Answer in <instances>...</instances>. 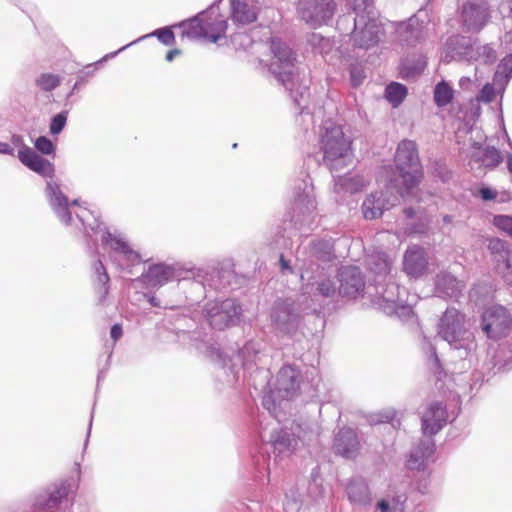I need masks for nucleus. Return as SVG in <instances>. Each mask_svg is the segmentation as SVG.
<instances>
[{"label":"nucleus","instance_id":"nucleus-34","mask_svg":"<svg viewBox=\"0 0 512 512\" xmlns=\"http://www.w3.org/2000/svg\"><path fill=\"white\" fill-rule=\"evenodd\" d=\"M464 288V284L448 272H441L436 276L435 292L441 298H457Z\"/></svg>","mask_w":512,"mask_h":512},{"label":"nucleus","instance_id":"nucleus-27","mask_svg":"<svg viewBox=\"0 0 512 512\" xmlns=\"http://www.w3.org/2000/svg\"><path fill=\"white\" fill-rule=\"evenodd\" d=\"M203 27L205 30V39L212 43H216L225 36L228 24L227 19L219 12V5L213 3L208 9L202 11Z\"/></svg>","mask_w":512,"mask_h":512},{"label":"nucleus","instance_id":"nucleus-2","mask_svg":"<svg viewBox=\"0 0 512 512\" xmlns=\"http://www.w3.org/2000/svg\"><path fill=\"white\" fill-rule=\"evenodd\" d=\"M177 284L188 300L198 302L205 298L210 290L235 289L238 275L230 260L204 266L184 264Z\"/></svg>","mask_w":512,"mask_h":512},{"label":"nucleus","instance_id":"nucleus-6","mask_svg":"<svg viewBox=\"0 0 512 512\" xmlns=\"http://www.w3.org/2000/svg\"><path fill=\"white\" fill-rule=\"evenodd\" d=\"M438 336L446 341L450 348L458 353L464 361L471 362L476 351V341L473 331L467 326L466 316L455 308H447L437 325Z\"/></svg>","mask_w":512,"mask_h":512},{"label":"nucleus","instance_id":"nucleus-3","mask_svg":"<svg viewBox=\"0 0 512 512\" xmlns=\"http://www.w3.org/2000/svg\"><path fill=\"white\" fill-rule=\"evenodd\" d=\"M354 17L343 15L337 20V29L345 32L353 23L350 41L355 48L368 50L375 47L384 36V27L378 19L373 0H349Z\"/></svg>","mask_w":512,"mask_h":512},{"label":"nucleus","instance_id":"nucleus-50","mask_svg":"<svg viewBox=\"0 0 512 512\" xmlns=\"http://www.w3.org/2000/svg\"><path fill=\"white\" fill-rule=\"evenodd\" d=\"M495 365H499L505 369L512 368V343L506 341L499 344L495 355Z\"/></svg>","mask_w":512,"mask_h":512},{"label":"nucleus","instance_id":"nucleus-1","mask_svg":"<svg viewBox=\"0 0 512 512\" xmlns=\"http://www.w3.org/2000/svg\"><path fill=\"white\" fill-rule=\"evenodd\" d=\"M78 221L83 227L84 237L87 243V251L91 257L99 256L98 235L108 255L118 269L128 274L133 273V268L142 261L139 252L133 249L126 237L115 231L110 232L107 227L89 209H81L76 213Z\"/></svg>","mask_w":512,"mask_h":512},{"label":"nucleus","instance_id":"nucleus-57","mask_svg":"<svg viewBox=\"0 0 512 512\" xmlns=\"http://www.w3.org/2000/svg\"><path fill=\"white\" fill-rule=\"evenodd\" d=\"M493 225L503 233L512 237V216L495 215L493 218Z\"/></svg>","mask_w":512,"mask_h":512},{"label":"nucleus","instance_id":"nucleus-24","mask_svg":"<svg viewBox=\"0 0 512 512\" xmlns=\"http://www.w3.org/2000/svg\"><path fill=\"white\" fill-rule=\"evenodd\" d=\"M302 374L295 365H284L278 372L275 392L282 400H290L296 397L301 390Z\"/></svg>","mask_w":512,"mask_h":512},{"label":"nucleus","instance_id":"nucleus-8","mask_svg":"<svg viewBox=\"0 0 512 512\" xmlns=\"http://www.w3.org/2000/svg\"><path fill=\"white\" fill-rule=\"evenodd\" d=\"M396 176L389 182L398 187V194L404 197L409 190L416 187L422 177V167L418 155L417 145L412 140H402L394 156Z\"/></svg>","mask_w":512,"mask_h":512},{"label":"nucleus","instance_id":"nucleus-35","mask_svg":"<svg viewBox=\"0 0 512 512\" xmlns=\"http://www.w3.org/2000/svg\"><path fill=\"white\" fill-rule=\"evenodd\" d=\"M473 148L475 149L470 158L471 161L477 163L486 168H495L503 160L501 152L494 146L482 147L479 143H474Z\"/></svg>","mask_w":512,"mask_h":512},{"label":"nucleus","instance_id":"nucleus-46","mask_svg":"<svg viewBox=\"0 0 512 512\" xmlns=\"http://www.w3.org/2000/svg\"><path fill=\"white\" fill-rule=\"evenodd\" d=\"M454 89L444 80L434 87L433 99L438 107H445L452 102Z\"/></svg>","mask_w":512,"mask_h":512},{"label":"nucleus","instance_id":"nucleus-42","mask_svg":"<svg viewBox=\"0 0 512 512\" xmlns=\"http://www.w3.org/2000/svg\"><path fill=\"white\" fill-rule=\"evenodd\" d=\"M488 250L492 256V260L500 267H504L512 261V248L510 244L500 238H492L488 242Z\"/></svg>","mask_w":512,"mask_h":512},{"label":"nucleus","instance_id":"nucleus-9","mask_svg":"<svg viewBox=\"0 0 512 512\" xmlns=\"http://www.w3.org/2000/svg\"><path fill=\"white\" fill-rule=\"evenodd\" d=\"M375 293L369 292L371 304L383 311L386 315H396L404 319L412 315V306L407 303V292L404 287H400L392 277L386 280L378 281L375 279Z\"/></svg>","mask_w":512,"mask_h":512},{"label":"nucleus","instance_id":"nucleus-15","mask_svg":"<svg viewBox=\"0 0 512 512\" xmlns=\"http://www.w3.org/2000/svg\"><path fill=\"white\" fill-rule=\"evenodd\" d=\"M300 320L299 309L291 299H277L270 309L271 325L279 335L295 333L299 327Z\"/></svg>","mask_w":512,"mask_h":512},{"label":"nucleus","instance_id":"nucleus-59","mask_svg":"<svg viewBox=\"0 0 512 512\" xmlns=\"http://www.w3.org/2000/svg\"><path fill=\"white\" fill-rule=\"evenodd\" d=\"M350 81L353 87L360 86L364 79L366 78V74L364 68L359 64H353L350 66Z\"/></svg>","mask_w":512,"mask_h":512},{"label":"nucleus","instance_id":"nucleus-25","mask_svg":"<svg viewBox=\"0 0 512 512\" xmlns=\"http://www.w3.org/2000/svg\"><path fill=\"white\" fill-rule=\"evenodd\" d=\"M448 422L446 405L440 401L429 403L421 416V429L425 436L432 437L441 431Z\"/></svg>","mask_w":512,"mask_h":512},{"label":"nucleus","instance_id":"nucleus-7","mask_svg":"<svg viewBox=\"0 0 512 512\" xmlns=\"http://www.w3.org/2000/svg\"><path fill=\"white\" fill-rule=\"evenodd\" d=\"M320 150L323 154L322 165L331 173H336L352 164V140L341 125L325 121L320 131Z\"/></svg>","mask_w":512,"mask_h":512},{"label":"nucleus","instance_id":"nucleus-37","mask_svg":"<svg viewBox=\"0 0 512 512\" xmlns=\"http://www.w3.org/2000/svg\"><path fill=\"white\" fill-rule=\"evenodd\" d=\"M391 260L385 252L374 251L367 256V268L375 275L376 278L386 280L390 275Z\"/></svg>","mask_w":512,"mask_h":512},{"label":"nucleus","instance_id":"nucleus-10","mask_svg":"<svg viewBox=\"0 0 512 512\" xmlns=\"http://www.w3.org/2000/svg\"><path fill=\"white\" fill-rule=\"evenodd\" d=\"M72 488L73 483L69 479L53 482L32 492L15 512H47L61 505Z\"/></svg>","mask_w":512,"mask_h":512},{"label":"nucleus","instance_id":"nucleus-33","mask_svg":"<svg viewBox=\"0 0 512 512\" xmlns=\"http://www.w3.org/2000/svg\"><path fill=\"white\" fill-rule=\"evenodd\" d=\"M271 372L265 365L254 366L250 371H241L240 379L255 390L266 392L270 386Z\"/></svg>","mask_w":512,"mask_h":512},{"label":"nucleus","instance_id":"nucleus-61","mask_svg":"<svg viewBox=\"0 0 512 512\" xmlns=\"http://www.w3.org/2000/svg\"><path fill=\"white\" fill-rule=\"evenodd\" d=\"M478 196L484 201H491L497 197V192L487 186H482L478 190Z\"/></svg>","mask_w":512,"mask_h":512},{"label":"nucleus","instance_id":"nucleus-38","mask_svg":"<svg viewBox=\"0 0 512 512\" xmlns=\"http://www.w3.org/2000/svg\"><path fill=\"white\" fill-rule=\"evenodd\" d=\"M346 492L350 502L357 505L371 503V493L368 483L363 478H353L349 481Z\"/></svg>","mask_w":512,"mask_h":512},{"label":"nucleus","instance_id":"nucleus-49","mask_svg":"<svg viewBox=\"0 0 512 512\" xmlns=\"http://www.w3.org/2000/svg\"><path fill=\"white\" fill-rule=\"evenodd\" d=\"M107 59L108 58H105V56H104L101 60H99L93 64H89L83 70H81L78 73L77 80H76L71 92L68 94L67 97L69 98L74 93L75 90L84 86L89 81V79L94 76L95 71L98 69V67Z\"/></svg>","mask_w":512,"mask_h":512},{"label":"nucleus","instance_id":"nucleus-63","mask_svg":"<svg viewBox=\"0 0 512 512\" xmlns=\"http://www.w3.org/2000/svg\"><path fill=\"white\" fill-rule=\"evenodd\" d=\"M123 335V329L120 324H114L110 330V336L114 342L118 341Z\"/></svg>","mask_w":512,"mask_h":512},{"label":"nucleus","instance_id":"nucleus-13","mask_svg":"<svg viewBox=\"0 0 512 512\" xmlns=\"http://www.w3.org/2000/svg\"><path fill=\"white\" fill-rule=\"evenodd\" d=\"M259 433L261 440L271 446L276 461L291 457L301 444L300 437L286 427H274L270 431L261 427Z\"/></svg>","mask_w":512,"mask_h":512},{"label":"nucleus","instance_id":"nucleus-23","mask_svg":"<svg viewBox=\"0 0 512 512\" xmlns=\"http://www.w3.org/2000/svg\"><path fill=\"white\" fill-rule=\"evenodd\" d=\"M338 294L349 300L363 298L366 292L365 276L356 266H344L338 271Z\"/></svg>","mask_w":512,"mask_h":512},{"label":"nucleus","instance_id":"nucleus-16","mask_svg":"<svg viewBox=\"0 0 512 512\" xmlns=\"http://www.w3.org/2000/svg\"><path fill=\"white\" fill-rule=\"evenodd\" d=\"M303 290L305 293L324 298H333L338 293L336 282L332 279L329 269L316 265L305 267L301 271Z\"/></svg>","mask_w":512,"mask_h":512},{"label":"nucleus","instance_id":"nucleus-53","mask_svg":"<svg viewBox=\"0 0 512 512\" xmlns=\"http://www.w3.org/2000/svg\"><path fill=\"white\" fill-rule=\"evenodd\" d=\"M405 500L403 496L393 497L391 501L382 499L377 503V509L380 512H403Z\"/></svg>","mask_w":512,"mask_h":512},{"label":"nucleus","instance_id":"nucleus-60","mask_svg":"<svg viewBox=\"0 0 512 512\" xmlns=\"http://www.w3.org/2000/svg\"><path fill=\"white\" fill-rule=\"evenodd\" d=\"M496 89L498 92H501L502 90H499L496 85H494V82L492 84H486L482 90H481V99L485 102H491L495 98Z\"/></svg>","mask_w":512,"mask_h":512},{"label":"nucleus","instance_id":"nucleus-43","mask_svg":"<svg viewBox=\"0 0 512 512\" xmlns=\"http://www.w3.org/2000/svg\"><path fill=\"white\" fill-rule=\"evenodd\" d=\"M205 15L206 14H202V12H200L192 18L182 21L179 24V27L182 28V36L191 40L205 39V30L202 20Z\"/></svg>","mask_w":512,"mask_h":512},{"label":"nucleus","instance_id":"nucleus-29","mask_svg":"<svg viewBox=\"0 0 512 512\" xmlns=\"http://www.w3.org/2000/svg\"><path fill=\"white\" fill-rule=\"evenodd\" d=\"M333 448L336 454L353 459L360 450V441L356 432L349 427L341 428L335 435Z\"/></svg>","mask_w":512,"mask_h":512},{"label":"nucleus","instance_id":"nucleus-26","mask_svg":"<svg viewBox=\"0 0 512 512\" xmlns=\"http://www.w3.org/2000/svg\"><path fill=\"white\" fill-rule=\"evenodd\" d=\"M474 46L472 39L463 35H452L445 43L442 60L449 63L453 60L471 62Z\"/></svg>","mask_w":512,"mask_h":512},{"label":"nucleus","instance_id":"nucleus-14","mask_svg":"<svg viewBox=\"0 0 512 512\" xmlns=\"http://www.w3.org/2000/svg\"><path fill=\"white\" fill-rule=\"evenodd\" d=\"M45 197L52 211L55 213L57 218L66 226L74 225L77 228L83 229L81 223L77 218L72 217V208L78 205V200L69 201L68 197L64 194L60 184L54 179L46 181ZM82 208L78 209V212ZM75 214L77 211L74 212ZM75 217H77L75 215Z\"/></svg>","mask_w":512,"mask_h":512},{"label":"nucleus","instance_id":"nucleus-41","mask_svg":"<svg viewBox=\"0 0 512 512\" xmlns=\"http://www.w3.org/2000/svg\"><path fill=\"white\" fill-rule=\"evenodd\" d=\"M309 252L314 259L327 263L335 259L334 242L331 237L312 240Z\"/></svg>","mask_w":512,"mask_h":512},{"label":"nucleus","instance_id":"nucleus-48","mask_svg":"<svg viewBox=\"0 0 512 512\" xmlns=\"http://www.w3.org/2000/svg\"><path fill=\"white\" fill-rule=\"evenodd\" d=\"M497 52L496 49L492 46V44H485L478 47H474L473 57L471 58V62H482L484 64H493L497 60Z\"/></svg>","mask_w":512,"mask_h":512},{"label":"nucleus","instance_id":"nucleus-44","mask_svg":"<svg viewBox=\"0 0 512 512\" xmlns=\"http://www.w3.org/2000/svg\"><path fill=\"white\" fill-rule=\"evenodd\" d=\"M150 36H156L158 38V40L164 44V45H167V46H170L174 43L175 41V36H174V33L173 31L169 28V27H163V28H160V29H157L155 30L154 32L150 33V34H147V35H144V36H141L139 37L138 39L124 45L123 47H121L119 50L115 51V52H111V53H108L105 55V58H113L115 57L117 54H119L120 52L124 51L125 49H127L128 47L140 42L141 40L147 38V37H150Z\"/></svg>","mask_w":512,"mask_h":512},{"label":"nucleus","instance_id":"nucleus-52","mask_svg":"<svg viewBox=\"0 0 512 512\" xmlns=\"http://www.w3.org/2000/svg\"><path fill=\"white\" fill-rule=\"evenodd\" d=\"M35 83L42 91L50 92L60 85L61 78L56 74L42 73L36 78Z\"/></svg>","mask_w":512,"mask_h":512},{"label":"nucleus","instance_id":"nucleus-22","mask_svg":"<svg viewBox=\"0 0 512 512\" xmlns=\"http://www.w3.org/2000/svg\"><path fill=\"white\" fill-rule=\"evenodd\" d=\"M335 9L333 0H299L297 5L298 15L313 27L328 23Z\"/></svg>","mask_w":512,"mask_h":512},{"label":"nucleus","instance_id":"nucleus-47","mask_svg":"<svg viewBox=\"0 0 512 512\" xmlns=\"http://www.w3.org/2000/svg\"><path fill=\"white\" fill-rule=\"evenodd\" d=\"M407 95V87L398 82H392L385 89V98L393 107H398Z\"/></svg>","mask_w":512,"mask_h":512},{"label":"nucleus","instance_id":"nucleus-18","mask_svg":"<svg viewBox=\"0 0 512 512\" xmlns=\"http://www.w3.org/2000/svg\"><path fill=\"white\" fill-rule=\"evenodd\" d=\"M481 326L490 339L506 337L512 329V312L502 305H493L483 312Z\"/></svg>","mask_w":512,"mask_h":512},{"label":"nucleus","instance_id":"nucleus-17","mask_svg":"<svg viewBox=\"0 0 512 512\" xmlns=\"http://www.w3.org/2000/svg\"><path fill=\"white\" fill-rule=\"evenodd\" d=\"M402 197L398 194V187L388 182L385 190L372 192L364 199L361 209L366 220H374L383 215Z\"/></svg>","mask_w":512,"mask_h":512},{"label":"nucleus","instance_id":"nucleus-56","mask_svg":"<svg viewBox=\"0 0 512 512\" xmlns=\"http://www.w3.org/2000/svg\"><path fill=\"white\" fill-rule=\"evenodd\" d=\"M426 60L424 57H420L414 65H411L409 60L402 62V69L406 76H416L422 73L425 69Z\"/></svg>","mask_w":512,"mask_h":512},{"label":"nucleus","instance_id":"nucleus-30","mask_svg":"<svg viewBox=\"0 0 512 512\" xmlns=\"http://www.w3.org/2000/svg\"><path fill=\"white\" fill-rule=\"evenodd\" d=\"M435 452V442L432 438L420 440L409 453L406 460V467L409 470H423L427 463L432 460Z\"/></svg>","mask_w":512,"mask_h":512},{"label":"nucleus","instance_id":"nucleus-5","mask_svg":"<svg viewBox=\"0 0 512 512\" xmlns=\"http://www.w3.org/2000/svg\"><path fill=\"white\" fill-rule=\"evenodd\" d=\"M206 353L211 360L221 365L220 373L225 376V382L230 386L240 382L241 371H250L254 366L266 365L267 362L265 345L256 340L247 341L238 349L236 359L240 365L232 358H227L217 344L208 345Z\"/></svg>","mask_w":512,"mask_h":512},{"label":"nucleus","instance_id":"nucleus-28","mask_svg":"<svg viewBox=\"0 0 512 512\" xmlns=\"http://www.w3.org/2000/svg\"><path fill=\"white\" fill-rule=\"evenodd\" d=\"M18 158L23 165L33 172L43 177L53 179L55 172L53 163L40 156L29 146L23 145V147L18 151Z\"/></svg>","mask_w":512,"mask_h":512},{"label":"nucleus","instance_id":"nucleus-58","mask_svg":"<svg viewBox=\"0 0 512 512\" xmlns=\"http://www.w3.org/2000/svg\"><path fill=\"white\" fill-rule=\"evenodd\" d=\"M36 150L44 155H51L55 152L54 143L46 136H39L34 141Z\"/></svg>","mask_w":512,"mask_h":512},{"label":"nucleus","instance_id":"nucleus-45","mask_svg":"<svg viewBox=\"0 0 512 512\" xmlns=\"http://www.w3.org/2000/svg\"><path fill=\"white\" fill-rule=\"evenodd\" d=\"M512 78V54L505 56L497 66L494 73V85L499 90H505Z\"/></svg>","mask_w":512,"mask_h":512},{"label":"nucleus","instance_id":"nucleus-19","mask_svg":"<svg viewBox=\"0 0 512 512\" xmlns=\"http://www.w3.org/2000/svg\"><path fill=\"white\" fill-rule=\"evenodd\" d=\"M183 266L184 264L182 263L167 264L160 262L151 264L143 271L137 280L141 282L145 288L159 289L173 281L178 283Z\"/></svg>","mask_w":512,"mask_h":512},{"label":"nucleus","instance_id":"nucleus-11","mask_svg":"<svg viewBox=\"0 0 512 512\" xmlns=\"http://www.w3.org/2000/svg\"><path fill=\"white\" fill-rule=\"evenodd\" d=\"M293 217L295 222L310 225L317 215V201L312 178L307 172L295 180L293 187Z\"/></svg>","mask_w":512,"mask_h":512},{"label":"nucleus","instance_id":"nucleus-39","mask_svg":"<svg viewBox=\"0 0 512 512\" xmlns=\"http://www.w3.org/2000/svg\"><path fill=\"white\" fill-rule=\"evenodd\" d=\"M94 258L95 261L92 264L93 284L99 295V302L102 303L109 293L110 277L101 259L98 256Z\"/></svg>","mask_w":512,"mask_h":512},{"label":"nucleus","instance_id":"nucleus-32","mask_svg":"<svg viewBox=\"0 0 512 512\" xmlns=\"http://www.w3.org/2000/svg\"><path fill=\"white\" fill-rule=\"evenodd\" d=\"M428 266V259L425 250L417 245L409 247L403 259V270L411 277H420Z\"/></svg>","mask_w":512,"mask_h":512},{"label":"nucleus","instance_id":"nucleus-40","mask_svg":"<svg viewBox=\"0 0 512 512\" xmlns=\"http://www.w3.org/2000/svg\"><path fill=\"white\" fill-rule=\"evenodd\" d=\"M408 222L404 228V234L407 236L414 234H424L429 227V219L423 213H418L412 208H405L403 211Z\"/></svg>","mask_w":512,"mask_h":512},{"label":"nucleus","instance_id":"nucleus-55","mask_svg":"<svg viewBox=\"0 0 512 512\" xmlns=\"http://www.w3.org/2000/svg\"><path fill=\"white\" fill-rule=\"evenodd\" d=\"M264 396L262 399V404L264 408L269 412L271 416H273L275 419L278 418L276 409H277V403L275 396H277L275 389L272 390L269 388L266 392H263Z\"/></svg>","mask_w":512,"mask_h":512},{"label":"nucleus","instance_id":"nucleus-12","mask_svg":"<svg viewBox=\"0 0 512 512\" xmlns=\"http://www.w3.org/2000/svg\"><path fill=\"white\" fill-rule=\"evenodd\" d=\"M202 312L212 328L223 330L239 322L242 307L235 299L227 298L225 300L208 301Z\"/></svg>","mask_w":512,"mask_h":512},{"label":"nucleus","instance_id":"nucleus-20","mask_svg":"<svg viewBox=\"0 0 512 512\" xmlns=\"http://www.w3.org/2000/svg\"><path fill=\"white\" fill-rule=\"evenodd\" d=\"M490 18V6L485 0H469L460 8V23L465 32L479 33Z\"/></svg>","mask_w":512,"mask_h":512},{"label":"nucleus","instance_id":"nucleus-31","mask_svg":"<svg viewBox=\"0 0 512 512\" xmlns=\"http://www.w3.org/2000/svg\"><path fill=\"white\" fill-rule=\"evenodd\" d=\"M230 19L237 26L249 25L257 20L259 8L252 0H229Z\"/></svg>","mask_w":512,"mask_h":512},{"label":"nucleus","instance_id":"nucleus-62","mask_svg":"<svg viewBox=\"0 0 512 512\" xmlns=\"http://www.w3.org/2000/svg\"><path fill=\"white\" fill-rule=\"evenodd\" d=\"M249 501L251 502L252 505H249V504H246V503H241V508L240 510L241 511H249V512H260L261 509H262V505L260 503L259 500H253V499H249Z\"/></svg>","mask_w":512,"mask_h":512},{"label":"nucleus","instance_id":"nucleus-51","mask_svg":"<svg viewBox=\"0 0 512 512\" xmlns=\"http://www.w3.org/2000/svg\"><path fill=\"white\" fill-rule=\"evenodd\" d=\"M421 347L422 350L428 355L434 373L440 375L442 373L441 364L436 353V348L432 341L428 337L423 336Z\"/></svg>","mask_w":512,"mask_h":512},{"label":"nucleus","instance_id":"nucleus-64","mask_svg":"<svg viewBox=\"0 0 512 512\" xmlns=\"http://www.w3.org/2000/svg\"><path fill=\"white\" fill-rule=\"evenodd\" d=\"M395 412L394 411H388L380 415L379 422L382 423H388L394 420Z\"/></svg>","mask_w":512,"mask_h":512},{"label":"nucleus","instance_id":"nucleus-36","mask_svg":"<svg viewBox=\"0 0 512 512\" xmlns=\"http://www.w3.org/2000/svg\"><path fill=\"white\" fill-rule=\"evenodd\" d=\"M334 178V191L336 193H350L354 194L361 191L368 181L359 174H346L344 176H336Z\"/></svg>","mask_w":512,"mask_h":512},{"label":"nucleus","instance_id":"nucleus-4","mask_svg":"<svg viewBox=\"0 0 512 512\" xmlns=\"http://www.w3.org/2000/svg\"><path fill=\"white\" fill-rule=\"evenodd\" d=\"M271 51L274 58L269 71L289 92L295 106L299 108V113H304L309 97V86L300 79V73L295 67V54L286 43L277 39L272 40Z\"/></svg>","mask_w":512,"mask_h":512},{"label":"nucleus","instance_id":"nucleus-21","mask_svg":"<svg viewBox=\"0 0 512 512\" xmlns=\"http://www.w3.org/2000/svg\"><path fill=\"white\" fill-rule=\"evenodd\" d=\"M427 23V13L424 9H419L407 21L396 23L395 34L398 42L402 46H416L425 37L424 30Z\"/></svg>","mask_w":512,"mask_h":512},{"label":"nucleus","instance_id":"nucleus-54","mask_svg":"<svg viewBox=\"0 0 512 512\" xmlns=\"http://www.w3.org/2000/svg\"><path fill=\"white\" fill-rule=\"evenodd\" d=\"M68 118L67 111H61L60 113L54 115L49 124V131L52 135H58L64 129Z\"/></svg>","mask_w":512,"mask_h":512}]
</instances>
